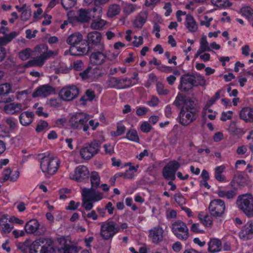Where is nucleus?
<instances>
[{"label":"nucleus","mask_w":253,"mask_h":253,"mask_svg":"<svg viewBox=\"0 0 253 253\" xmlns=\"http://www.w3.org/2000/svg\"><path fill=\"white\" fill-rule=\"evenodd\" d=\"M236 204L238 208L247 217H253V196L251 194L239 196Z\"/></svg>","instance_id":"obj_1"},{"label":"nucleus","mask_w":253,"mask_h":253,"mask_svg":"<svg viewBox=\"0 0 253 253\" xmlns=\"http://www.w3.org/2000/svg\"><path fill=\"white\" fill-rule=\"evenodd\" d=\"M89 120L88 115L83 113H77L73 115L69 120L70 127L73 129H81L86 131L89 128L87 123Z\"/></svg>","instance_id":"obj_2"},{"label":"nucleus","mask_w":253,"mask_h":253,"mask_svg":"<svg viewBox=\"0 0 253 253\" xmlns=\"http://www.w3.org/2000/svg\"><path fill=\"white\" fill-rule=\"evenodd\" d=\"M120 227L113 221H106L102 223L100 236L105 240L110 239L119 232Z\"/></svg>","instance_id":"obj_3"},{"label":"nucleus","mask_w":253,"mask_h":253,"mask_svg":"<svg viewBox=\"0 0 253 253\" xmlns=\"http://www.w3.org/2000/svg\"><path fill=\"white\" fill-rule=\"evenodd\" d=\"M101 143L100 141L94 139L90 143L85 144L80 150L82 157L85 160H89L95 155L98 153Z\"/></svg>","instance_id":"obj_4"},{"label":"nucleus","mask_w":253,"mask_h":253,"mask_svg":"<svg viewBox=\"0 0 253 253\" xmlns=\"http://www.w3.org/2000/svg\"><path fill=\"white\" fill-rule=\"evenodd\" d=\"M89 56L90 64L93 66L103 65L107 61L105 46L92 49Z\"/></svg>","instance_id":"obj_5"},{"label":"nucleus","mask_w":253,"mask_h":253,"mask_svg":"<svg viewBox=\"0 0 253 253\" xmlns=\"http://www.w3.org/2000/svg\"><path fill=\"white\" fill-rule=\"evenodd\" d=\"M36 51L40 55L33 60L29 61L25 65L26 67L32 66H42L47 58V46L45 44H41L36 47Z\"/></svg>","instance_id":"obj_6"},{"label":"nucleus","mask_w":253,"mask_h":253,"mask_svg":"<svg viewBox=\"0 0 253 253\" xmlns=\"http://www.w3.org/2000/svg\"><path fill=\"white\" fill-rule=\"evenodd\" d=\"M171 230L174 235L180 240L185 241L189 236L187 225L180 220H177L172 224Z\"/></svg>","instance_id":"obj_7"},{"label":"nucleus","mask_w":253,"mask_h":253,"mask_svg":"<svg viewBox=\"0 0 253 253\" xmlns=\"http://www.w3.org/2000/svg\"><path fill=\"white\" fill-rule=\"evenodd\" d=\"M209 210L212 216L215 218L221 217L225 212V203L221 199L212 200L209 205Z\"/></svg>","instance_id":"obj_8"},{"label":"nucleus","mask_w":253,"mask_h":253,"mask_svg":"<svg viewBox=\"0 0 253 253\" xmlns=\"http://www.w3.org/2000/svg\"><path fill=\"white\" fill-rule=\"evenodd\" d=\"M86 41L91 50L105 46L104 43L102 42V34L99 32L93 31L88 33L86 36Z\"/></svg>","instance_id":"obj_9"},{"label":"nucleus","mask_w":253,"mask_h":253,"mask_svg":"<svg viewBox=\"0 0 253 253\" xmlns=\"http://www.w3.org/2000/svg\"><path fill=\"white\" fill-rule=\"evenodd\" d=\"M80 92L79 88L76 85L63 87L59 92L60 98L66 101H70L76 98Z\"/></svg>","instance_id":"obj_10"},{"label":"nucleus","mask_w":253,"mask_h":253,"mask_svg":"<svg viewBox=\"0 0 253 253\" xmlns=\"http://www.w3.org/2000/svg\"><path fill=\"white\" fill-rule=\"evenodd\" d=\"M69 51L71 55L78 56L87 55L92 50L86 40H83L78 44L70 46Z\"/></svg>","instance_id":"obj_11"},{"label":"nucleus","mask_w":253,"mask_h":253,"mask_svg":"<svg viewBox=\"0 0 253 253\" xmlns=\"http://www.w3.org/2000/svg\"><path fill=\"white\" fill-rule=\"evenodd\" d=\"M30 253H47V239L40 238L33 242L30 248Z\"/></svg>","instance_id":"obj_12"},{"label":"nucleus","mask_w":253,"mask_h":253,"mask_svg":"<svg viewBox=\"0 0 253 253\" xmlns=\"http://www.w3.org/2000/svg\"><path fill=\"white\" fill-rule=\"evenodd\" d=\"M89 172L87 167L80 166L75 169V173L70 175V178L77 182L83 181L89 177Z\"/></svg>","instance_id":"obj_13"},{"label":"nucleus","mask_w":253,"mask_h":253,"mask_svg":"<svg viewBox=\"0 0 253 253\" xmlns=\"http://www.w3.org/2000/svg\"><path fill=\"white\" fill-rule=\"evenodd\" d=\"M72 11H70L67 13V17L70 23H73L75 21L81 23H85L90 19L88 15V10L84 9H81L79 10V15L78 16H72Z\"/></svg>","instance_id":"obj_14"},{"label":"nucleus","mask_w":253,"mask_h":253,"mask_svg":"<svg viewBox=\"0 0 253 253\" xmlns=\"http://www.w3.org/2000/svg\"><path fill=\"white\" fill-rule=\"evenodd\" d=\"M96 188H90L83 189L82 196L84 199L92 202H97L102 199V194L95 190Z\"/></svg>","instance_id":"obj_15"},{"label":"nucleus","mask_w":253,"mask_h":253,"mask_svg":"<svg viewBox=\"0 0 253 253\" xmlns=\"http://www.w3.org/2000/svg\"><path fill=\"white\" fill-rule=\"evenodd\" d=\"M198 113L192 112L190 111H182L181 110L179 113V122L183 126H187L196 120L198 117Z\"/></svg>","instance_id":"obj_16"},{"label":"nucleus","mask_w":253,"mask_h":253,"mask_svg":"<svg viewBox=\"0 0 253 253\" xmlns=\"http://www.w3.org/2000/svg\"><path fill=\"white\" fill-rule=\"evenodd\" d=\"M193 86V79L191 74H186L181 76L179 89L188 91L192 89Z\"/></svg>","instance_id":"obj_17"},{"label":"nucleus","mask_w":253,"mask_h":253,"mask_svg":"<svg viewBox=\"0 0 253 253\" xmlns=\"http://www.w3.org/2000/svg\"><path fill=\"white\" fill-rule=\"evenodd\" d=\"M241 239L247 241L253 237V222H248L242 228L239 233Z\"/></svg>","instance_id":"obj_18"},{"label":"nucleus","mask_w":253,"mask_h":253,"mask_svg":"<svg viewBox=\"0 0 253 253\" xmlns=\"http://www.w3.org/2000/svg\"><path fill=\"white\" fill-rule=\"evenodd\" d=\"M183 112L185 111H190L193 113H198L199 107L195 99H192L190 97H186L184 103L182 106L181 109Z\"/></svg>","instance_id":"obj_19"},{"label":"nucleus","mask_w":253,"mask_h":253,"mask_svg":"<svg viewBox=\"0 0 253 253\" xmlns=\"http://www.w3.org/2000/svg\"><path fill=\"white\" fill-rule=\"evenodd\" d=\"M108 83L111 87H116L119 84H123L125 83H126L123 86L118 87L120 89L126 88L131 85V80L127 78L119 79L115 77H112L109 80Z\"/></svg>","instance_id":"obj_20"},{"label":"nucleus","mask_w":253,"mask_h":253,"mask_svg":"<svg viewBox=\"0 0 253 253\" xmlns=\"http://www.w3.org/2000/svg\"><path fill=\"white\" fill-rule=\"evenodd\" d=\"M60 160L57 157H50L48 160V176L54 175L58 170Z\"/></svg>","instance_id":"obj_21"},{"label":"nucleus","mask_w":253,"mask_h":253,"mask_svg":"<svg viewBox=\"0 0 253 253\" xmlns=\"http://www.w3.org/2000/svg\"><path fill=\"white\" fill-rule=\"evenodd\" d=\"M163 234L162 228L157 227L150 230L149 236L152 238L153 243L157 244L163 240Z\"/></svg>","instance_id":"obj_22"},{"label":"nucleus","mask_w":253,"mask_h":253,"mask_svg":"<svg viewBox=\"0 0 253 253\" xmlns=\"http://www.w3.org/2000/svg\"><path fill=\"white\" fill-rule=\"evenodd\" d=\"M240 117L246 122H253V109L249 107L243 108L240 111Z\"/></svg>","instance_id":"obj_23"},{"label":"nucleus","mask_w":253,"mask_h":253,"mask_svg":"<svg viewBox=\"0 0 253 253\" xmlns=\"http://www.w3.org/2000/svg\"><path fill=\"white\" fill-rule=\"evenodd\" d=\"M250 180L248 176H244L241 174H238L234 176L233 179L231 182V186L233 188L235 184L236 183L240 186L244 187L248 184Z\"/></svg>","instance_id":"obj_24"},{"label":"nucleus","mask_w":253,"mask_h":253,"mask_svg":"<svg viewBox=\"0 0 253 253\" xmlns=\"http://www.w3.org/2000/svg\"><path fill=\"white\" fill-rule=\"evenodd\" d=\"M40 224L36 219H32L27 222L25 226V229L27 233L33 234L39 229Z\"/></svg>","instance_id":"obj_25"},{"label":"nucleus","mask_w":253,"mask_h":253,"mask_svg":"<svg viewBox=\"0 0 253 253\" xmlns=\"http://www.w3.org/2000/svg\"><path fill=\"white\" fill-rule=\"evenodd\" d=\"M83 35L80 33H75L70 35L66 40V42L70 46H74L83 40Z\"/></svg>","instance_id":"obj_26"},{"label":"nucleus","mask_w":253,"mask_h":253,"mask_svg":"<svg viewBox=\"0 0 253 253\" xmlns=\"http://www.w3.org/2000/svg\"><path fill=\"white\" fill-rule=\"evenodd\" d=\"M208 246L209 252L211 253H216L221 250V242L217 239H212L209 242Z\"/></svg>","instance_id":"obj_27"},{"label":"nucleus","mask_w":253,"mask_h":253,"mask_svg":"<svg viewBox=\"0 0 253 253\" xmlns=\"http://www.w3.org/2000/svg\"><path fill=\"white\" fill-rule=\"evenodd\" d=\"M34 117V114L32 112H23L19 116L20 123L25 126L29 125L32 123Z\"/></svg>","instance_id":"obj_28"},{"label":"nucleus","mask_w":253,"mask_h":253,"mask_svg":"<svg viewBox=\"0 0 253 253\" xmlns=\"http://www.w3.org/2000/svg\"><path fill=\"white\" fill-rule=\"evenodd\" d=\"M60 244H63L64 247L62 248L63 253H78V251L76 247L66 244V240L65 238L62 237L58 239Z\"/></svg>","instance_id":"obj_29"},{"label":"nucleus","mask_w":253,"mask_h":253,"mask_svg":"<svg viewBox=\"0 0 253 253\" xmlns=\"http://www.w3.org/2000/svg\"><path fill=\"white\" fill-rule=\"evenodd\" d=\"M4 110L8 113L14 114L22 110V106L20 103H10L4 107Z\"/></svg>","instance_id":"obj_30"},{"label":"nucleus","mask_w":253,"mask_h":253,"mask_svg":"<svg viewBox=\"0 0 253 253\" xmlns=\"http://www.w3.org/2000/svg\"><path fill=\"white\" fill-rule=\"evenodd\" d=\"M186 27L190 32H195L197 30V25L192 15L190 14L186 15Z\"/></svg>","instance_id":"obj_31"},{"label":"nucleus","mask_w":253,"mask_h":253,"mask_svg":"<svg viewBox=\"0 0 253 253\" xmlns=\"http://www.w3.org/2000/svg\"><path fill=\"white\" fill-rule=\"evenodd\" d=\"M47 96V84H45L39 87L36 90L33 92L32 97L36 98L38 97H46Z\"/></svg>","instance_id":"obj_32"},{"label":"nucleus","mask_w":253,"mask_h":253,"mask_svg":"<svg viewBox=\"0 0 253 253\" xmlns=\"http://www.w3.org/2000/svg\"><path fill=\"white\" fill-rule=\"evenodd\" d=\"M32 244L30 240H27L24 242L19 243L17 246L18 249L23 253H28V251L30 253V248Z\"/></svg>","instance_id":"obj_33"},{"label":"nucleus","mask_w":253,"mask_h":253,"mask_svg":"<svg viewBox=\"0 0 253 253\" xmlns=\"http://www.w3.org/2000/svg\"><path fill=\"white\" fill-rule=\"evenodd\" d=\"M90 181L91 188H97L100 182V178L99 174L96 171H92L90 175Z\"/></svg>","instance_id":"obj_34"},{"label":"nucleus","mask_w":253,"mask_h":253,"mask_svg":"<svg viewBox=\"0 0 253 253\" xmlns=\"http://www.w3.org/2000/svg\"><path fill=\"white\" fill-rule=\"evenodd\" d=\"M120 11L121 9L119 5L117 4H112L108 8L107 16L110 18L113 17L119 14Z\"/></svg>","instance_id":"obj_35"},{"label":"nucleus","mask_w":253,"mask_h":253,"mask_svg":"<svg viewBox=\"0 0 253 253\" xmlns=\"http://www.w3.org/2000/svg\"><path fill=\"white\" fill-rule=\"evenodd\" d=\"M224 169L225 167L224 166L217 167L215 169V178L219 182H223L225 179V176L222 174Z\"/></svg>","instance_id":"obj_36"},{"label":"nucleus","mask_w":253,"mask_h":253,"mask_svg":"<svg viewBox=\"0 0 253 253\" xmlns=\"http://www.w3.org/2000/svg\"><path fill=\"white\" fill-rule=\"evenodd\" d=\"M175 172L169 169L167 166H165L163 170V175L167 180H173L175 179Z\"/></svg>","instance_id":"obj_37"},{"label":"nucleus","mask_w":253,"mask_h":253,"mask_svg":"<svg viewBox=\"0 0 253 253\" xmlns=\"http://www.w3.org/2000/svg\"><path fill=\"white\" fill-rule=\"evenodd\" d=\"M217 194L219 197H226L228 199H233L237 195L236 191L234 190L219 191Z\"/></svg>","instance_id":"obj_38"},{"label":"nucleus","mask_w":253,"mask_h":253,"mask_svg":"<svg viewBox=\"0 0 253 253\" xmlns=\"http://www.w3.org/2000/svg\"><path fill=\"white\" fill-rule=\"evenodd\" d=\"M193 79L194 86H204L206 84V80L205 78L200 75H191Z\"/></svg>","instance_id":"obj_39"},{"label":"nucleus","mask_w":253,"mask_h":253,"mask_svg":"<svg viewBox=\"0 0 253 253\" xmlns=\"http://www.w3.org/2000/svg\"><path fill=\"white\" fill-rule=\"evenodd\" d=\"M106 22L102 19L94 20L90 25L91 29L94 30H101L106 25Z\"/></svg>","instance_id":"obj_40"},{"label":"nucleus","mask_w":253,"mask_h":253,"mask_svg":"<svg viewBox=\"0 0 253 253\" xmlns=\"http://www.w3.org/2000/svg\"><path fill=\"white\" fill-rule=\"evenodd\" d=\"M11 91V86L10 84L5 83L0 85V96L7 95Z\"/></svg>","instance_id":"obj_41"},{"label":"nucleus","mask_w":253,"mask_h":253,"mask_svg":"<svg viewBox=\"0 0 253 253\" xmlns=\"http://www.w3.org/2000/svg\"><path fill=\"white\" fill-rule=\"evenodd\" d=\"M126 138L131 141H135L136 142H138L139 140L137 132L134 129L130 130L127 132L126 134Z\"/></svg>","instance_id":"obj_42"},{"label":"nucleus","mask_w":253,"mask_h":253,"mask_svg":"<svg viewBox=\"0 0 253 253\" xmlns=\"http://www.w3.org/2000/svg\"><path fill=\"white\" fill-rule=\"evenodd\" d=\"M31 48H27L22 50L19 53V57L23 61H25L30 58L31 56Z\"/></svg>","instance_id":"obj_43"},{"label":"nucleus","mask_w":253,"mask_h":253,"mask_svg":"<svg viewBox=\"0 0 253 253\" xmlns=\"http://www.w3.org/2000/svg\"><path fill=\"white\" fill-rule=\"evenodd\" d=\"M77 0H61L63 7L66 10L71 8L75 5Z\"/></svg>","instance_id":"obj_44"},{"label":"nucleus","mask_w":253,"mask_h":253,"mask_svg":"<svg viewBox=\"0 0 253 253\" xmlns=\"http://www.w3.org/2000/svg\"><path fill=\"white\" fill-rule=\"evenodd\" d=\"M145 22L146 18L141 15H140L136 18L134 22V25L136 28H141L142 27Z\"/></svg>","instance_id":"obj_45"},{"label":"nucleus","mask_w":253,"mask_h":253,"mask_svg":"<svg viewBox=\"0 0 253 253\" xmlns=\"http://www.w3.org/2000/svg\"><path fill=\"white\" fill-rule=\"evenodd\" d=\"M126 130V127L124 126H123L120 124H117V131H112L111 134L112 136L116 137L121 135L124 133Z\"/></svg>","instance_id":"obj_46"},{"label":"nucleus","mask_w":253,"mask_h":253,"mask_svg":"<svg viewBox=\"0 0 253 253\" xmlns=\"http://www.w3.org/2000/svg\"><path fill=\"white\" fill-rule=\"evenodd\" d=\"M202 50L205 51H211L210 47L209 46V43L207 41L206 37H203L200 41V47Z\"/></svg>","instance_id":"obj_47"},{"label":"nucleus","mask_w":253,"mask_h":253,"mask_svg":"<svg viewBox=\"0 0 253 253\" xmlns=\"http://www.w3.org/2000/svg\"><path fill=\"white\" fill-rule=\"evenodd\" d=\"M186 97V96L178 94L173 102V105L176 106L177 107H179L182 104L183 105Z\"/></svg>","instance_id":"obj_48"},{"label":"nucleus","mask_w":253,"mask_h":253,"mask_svg":"<svg viewBox=\"0 0 253 253\" xmlns=\"http://www.w3.org/2000/svg\"><path fill=\"white\" fill-rule=\"evenodd\" d=\"M82 214L84 220H86V218H91L92 220H95L98 218V216L95 211H92L88 213H86L84 211H83Z\"/></svg>","instance_id":"obj_49"},{"label":"nucleus","mask_w":253,"mask_h":253,"mask_svg":"<svg viewBox=\"0 0 253 253\" xmlns=\"http://www.w3.org/2000/svg\"><path fill=\"white\" fill-rule=\"evenodd\" d=\"M228 130L230 132L235 134L240 133L242 131V129L241 128L237 127L235 122H231Z\"/></svg>","instance_id":"obj_50"},{"label":"nucleus","mask_w":253,"mask_h":253,"mask_svg":"<svg viewBox=\"0 0 253 253\" xmlns=\"http://www.w3.org/2000/svg\"><path fill=\"white\" fill-rule=\"evenodd\" d=\"M166 166L174 172H176V171L180 167V165L179 163L176 161H172L169 162L168 165Z\"/></svg>","instance_id":"obj_51"},{"label":"nucleus","mask_w":253,"mask_h":253,"mask_svg":"<svg viewBox=\"0 0 253 253\" xmlns=\"http://www.w3.org/2000/svg\"><path fill=\"white\" fill-rule=\"evenodd\" d=\"M203 224L206 226H210L212 225V217L209 216L208 214L205 215L202 219L201 217L200 218Z\"/></svg>","instance_id":"obj_52"},{"label":"nucleus","mask_w":253,"mask_h":253,"mask_svg":"<svg viewBox=\"0 0 253 253\" xmlns=\"http://www.w3.org/2000/svg\"><path fill=\"white\" fill-rule=\"evenodd\" d=\"M157 89L158 93L160 95H167L169 92V90L165 89L164 85L161 83H158L157 84Z\"/></svg>","instance_id":"obj_53"},{"label":"nucleus","mask_w":253,"mask_h":253,"mask_svg":"<svg viewBox=\"0 0 253 253\" xmlns=\"http://www.w3.org/2000/svg\"><path fill=\"white\" fill-rule=\"evenodd\" d=\"M47 126V123L44 121H41L37 125L36 131L38 132L42 131Z\"/></svg>","instance_id":"obj_54"},{"label":"nucleus","mask_w":253,"mask_h":253,"mask_svg":"<svg viewBox=\"0 0 253 253\" xmlns=\"http://www.w3.org/2000/svg\"><path fill=\"white\" fill-rule=\"evenodd\" d=\"M91 201L88 199H84L83 198V204L82 206L84 208L85 210L90 211L93 208V204L91 202Z\"/></svg>","instance_id":"obj_55"},{"label":"nucleus","mask_w":253,"mask_h":253,"mask_svg":"<svg viewBox=\"0 0 253 253\" xmlns=\"http://www.w3.org/2000/svg\"><path fill=\"white\" fill-rule=\"evenodd\" d=\"M140 129L143 132L148 133L152 129V126L148 122H144L141 124Z\"/></svg>","instance_id":"obj_56"},{"label":"nucleus","mask_w":253,"mask_h":253,"mask_svg":"<svg viewBox=\"0 0 253 253\" xmlns=\"http://www.w3.org/2000/svg\"><path fill=\"white\" fill-rule=\"evenodd\" d=\"M241 12L242 15L246 16L248 18L252 16L253 13L252 12V9L250 7H245L241 9Z\"/></svg>","instance_id":"obj_57"},{"label":"nucleus","mask_w":253,"mask_h":253,"mask_svg":"<svg viewBox=\"0 0 253 253\" xmlns=\"http://www.w3.org/2000/svg\"><path fill=\"white\" fill-rule=\"evenodd\" d=\"M41 168L43 172H47V159H46L45 157H43L42 158L41 161Z\"/></svg>","instance_id":"obj_58"},{"label":"nucleus","mask_w":253,"mask_h":253,"mask_svg":"<svg viewBox=\"0 0 253 253\" xmlns=\"http://www.w3.org/2000/svg\"><path fill=\"white\" fill-rule=\"evenodd\" d=\"M84 67V64L82 60H78L73 63V68L76 71H81Z\"/></svg>","instance_id":"obj_59"},{"label":"nucleus","mask_w":253,"mask_h":253,"mask_svg":"<svg viewBox=\"0 0 253 253\" xmlns=\"http://www.w3.org/2000/svg\"><path fill=\"white\" fill-rule=\"evenodd\" d=\"M52 241L50 239L48 238V253H56V251L57 250L58 252L60 253L61 250L59 248H56L52 245Z\"/></svg>","instance_id":"obj_60"},{"label":"nucleus","mask_w":253,"mask_h":253,"mask_svg":"<svg viewBox=\"0 0 253 253\" xmlns=\"http://www.w3.org/2000/svg\"><path fill=\"white\" fill-rule=\"evenodd\" d=\"M135 10V7L132 4H126L124 9V12L127 14H129Z\"/></svg>","instance_id":"obj_61"},{"label":"nucleus","mask_w":253,"mask_h":253,"mask_svg":"<svg viewBox=\"0 0 253 253\" xmlns=\"http://www.w3.org/2000/svg\"><path fill=\"white\" fill-rule=\"evenodd\" d=\"M85 95L88 101H92L96 97L94 92L90 89H87L85 91Z\"/></svg>","instance_id":"obj_62"},{"label":"nucleus","mask_w":253,"mask_h":253,"mask_svg":"<svg viewBox=\"0 0 253 253\" xmlns=\"http://www.w3.org/2000/svg\"><path fill=\"white\" fill-rule=\"evenodd\" d=\"M175 202L179 205L182 206L185 203V199L180 194H175L174 195Z\"/></svg>","instance_id":"obj_63"},{"label":"nucleus","mask_w":253,"mask_h":253,"mask_svg":"<svg viewBox=\"0 0 253 253\" xmlns=\"http://www.w3.org/2000/svg\"><path fill=\"white\" fill-rule=\"evenodd\" d=\"M17 35V33L16 32H12L9 34L5 35L4 37L6 43H7L10 42L13 39H14Z\"/></svg>","instance_id":"obj_64"}]
</instances>
